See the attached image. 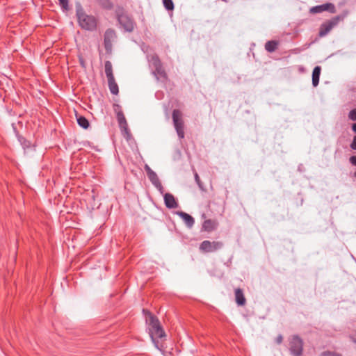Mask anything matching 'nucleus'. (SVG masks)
Returning a JSON list of instances; mask_svg holds the SVG:
<instances>
[{
    "label": "nucleus",
    "mask_w": 356,
    "mask_h": 356,
    "mask_svg": "<svg viewBox=\"0 0 356 356\" xmlns=\"http://www.w3.org/2000/svg\"><path fill=\"white\" fill-rule=\"evenodd\" d=\"M147 323L148 324L147 328L149 334L153 343L158 349L161 350L159 344V339L165 337L164 330L161 326L158 318L152 314H149L148 318H147Z\"/></svg>",
    "instance_id": "1"
},
{
    "label": "nucleus",
    "mask_w": 356,
    "mask_h": 356,
    "mask_svg": "<svg viewBox=\"0 0 356 356\" xmlns=\"http://www.w3.org/2000/svg\"><path fill=\"white\" fill-rule=\"evenodd\" d=\"M76 15L78 19L79 25L85 30L94 31L97 27V19L92 15L86 14L81 6L76 8Z\"/></svg>",
    "instance_id": "2"
},
{
    "label": "nucleus",
    "mask_w": 356,
    "mask_h": 356,
    "mask_svg": "<svg viewBox=\"0 0 356 356\" xmlns=\"http://www.w3.org/2000/svg\"><path fill=\"white\" fill-rule=\"evenodd\" d=\"M148 60L150 66L154 68L153 74L156 78L162 81H166L168 76L159 56L156 54L150 55L148 56Z\"/></svg>",
    "instance_id": "3"
},
{
    "label": "nucleus",
    "mask_w": 356,
    "mask_h": 356,
    "mask_svg": "<svg viewBox=\"0 0 356 356\" xmlns=\"http://www.w3.org/2000/svg\"><path fill=\"white\" fill-rule=\"evenodd\" d=\"M289 349L293 356H302L303 341L298 335H293L289 339Z\"/></svg>",
    "instance_id": "4"
},
{
    "label": "nucleus",
    "mask_w": 356,
    "mask_h": 356,
    "mask_svg": "<svg viewBox=\"0 0 356 356\" xmlns=\"http://www.w3.org/2000/svg\"><path fill=\"white\" fill-rule=\"evenodd\" d=\"M172 120L177 134L180 139L184 138V122L183 114L179 109H175L172 112Z\"/></svg>",
    "instance_id": "5"
},
{
    "label": "nucleus",
    "mask_w": 356,
    "mask_h": 356,
    "mask_svg": "<svg viewBox=\"0 0 356 356\" xmlns=\"http://www.w3.org/2000/svg\"><path fill=\"white\" fill-rule=\"evenodd\" d=\"M343 16H335L331 19L327 20L321 25L318 35L320 37H324L330 33V31L337 26L339 22L343 20Z\"/></svg>",
    "instance_id": "6"
},
{
    "label": "nucleus",
    "mask_w": 356,
    "mask_h": 356,
    "mask_svg": "<svg viewBox=\"0 0 356 356\" xmlns=\"http://www.w3.org/2000/svg\"><path fill=\"white\" fill-rule=\"evenodd\" d=\"M223 247L222 241H204L200 245V250L202 252H213L220 250Z\"/></svg>",
    "instance_id": "7"
},
{
    "label": "nucleus",
    "mask_w": 356,
    "mask_h": 356,
    "mask_svg": "<svg viewBox=\"0 0 356 356\" xmlns=\"http://www.w3.org/2000/svg\"><path fill=\"white\" fill-rule=\"evenodd\" d=\"M118 19L121 26L127 32H131L135 27L134 20L126 13H121L118 15Z\"/></svg>",
    "instance_id": "8"
},
{
    "label": "nucleus",
    "mask_w": 356,
    "mask_h": 356,
    "mask_svg": "<svg viewBox=\"0 0 356 356\" xmlns=\"http://www.w3.org/2000/svg\"><path fill=\"white\" fill-rule=\"evenodd\" d=\"M116 38V33L114 30L107 29L104 33V43L106 52L110 53L112 50L113 42Z\"/></svg>",
    "instance_id": "9"
},
{
    "label": "nucleus",
    "mask_w": 356,
    "mask_h": 356,
    "mask_svg": "<svg viewBox=\"0 0 356 356\" xmlns=\"http://www.w3.org/2000/svg\"><path fill=\"white\" fill-rule=\"evenodd\" d=\"M324 11H328L330 13H335V6L332 3H326L322 5L314 6L310 8V13L312 14L320 13Z\"/></svg>",
    "instance_id": "10"
},
{
    "label": "nucleus",
    "mask_w": 356,
    "mask_h": 356,
    "mask_svg": "<svg viewBox=\"0 0 356 356\" xmlns=\"http://www.w3.org/2000/svg\"><path fill=\"white\" fill-rule=\"evenodd\" d=\"M145 171L147 172V177L152 184L160 191L163 188L161 183L155 172H154L149 165H146L145 167Z\"/></svg>",
    "instance_id": "11"
},
{
    "label": "nucleus",
    "mask_w": 356,
    "mask_h": 356,
    "mask_svg": "<svg viewBox=\"0 0 356 356\" xmlns=\"http://www.w3.org/2000/svg\"><path fill=\"white\" fill-rule=\"evenodd\" d=\"M165 205L168 209H175L178 207V203L171 193H165L164 195Z\"/></svg>",
    "instance_id": "12"
},
{
    "label": "nucleus",
    "mask_w": 356,
    "mask_h": 356,
    "mask_svg": "<svg viewBox=\"0 0 356 356\" xmlns=\"http://www.w3.org/2000/svg\"><path fill=\"white\" fill-rule=\"evenodd\" d=\"M117 108H115V111L117 113V120L118 121L119 125L121 129H124V130L127 129V122L126 118L123 114V112L121 111L120 106L118 105L115 106Z\"/></svg>",
    "instance_id": "13"
},
{
    "label": "nucleus",
    "mask_w": 356,
    "mask_h": 356,
    "mask_svg": "<svg viewBox=\"0 0 356 356\" xmlns=\"http://www.w3.org/2000/svg\"><path fill=\"white\" fill-rule=\"evenodd\" d=\"M218 223L216 220L208 219L204 221L202 224V230L211 232L217 229Z\"/></svg>",
    "instance_id": "14"
},
{
    "label": "nucleus",
    "mask_w": 356,
    "mask_h": 356,
    "mask_svg": "<svg viewBox=\"0 0 356 356\" xmlns=\"http://www.w3.org/2000/svg\"><path fill=\"white\" fill-rule=\"evenodd\" d=\"M177 213L183 219L187 227L191 228L193 226L195 220L191 216L184 211H178Z\"/></svg>",
    "instance_id": "15"
},
{
    "label": "nucleus",
    "mask_w": 356,
    "mask_h": 356,
    "mask_svg": "<svg viewBox=\"0 0 356 356\" xmlns=\"http://www.w3.org/2000/svg\"><path fill=\"white\" fill-rule=\"evenodd\" d=\"M235 300L238 305L243 306L245 304L246 300L242 289L239 288L235 289Z\"/></svg>",
    "instance_id": "16"
},
{
    "label": "nucleus",
    "mask_w": 356,
    "mask_h": 356,
    "mask_svg": "<svg viewBox=\"0 0 356 356\" xmlns=\"http://www.w3.org/2000/svg\"><path fill=\"white\" fill-rule=\"evenodd\" d=\"M108 79V85L110 90V92L113 95H118L119 92L118 86L115 80V78H109Z\"/></svg>",
    "instance_id": "17"
},
{
    "label": "nucleus",
    "mask_w": 356,
    "mask_h": 356,
    "mask_svg": "<svg viewBox=\"0 0 356 356\" xmlns=\"http://www.w3.org/2000/svg\"><path fill=\"white\" fill-rule=\"evenodd\" d=\"M321 68L320 66L314 67L312 72V84L314 87H316L319 83V77L321 74Z\"/></svg>",
    "instance_id": "18"
},
{
    "label": "nucleus",
    "mask_w": 356,
    "mask_h": 356,
    "mask_svg": "<svg viewBox=\"0 0 356 356\" xmlns=\"http://www.w3.org/2000/svg\"><path fill=\"white\" fill-rule=\"evenodd\" d=\"M279 42L276 40H270L265 44V49L268 52L275 51L278 47Z\"/></svg>",
    "instance_id": "19"
},
{
    "label": "nucleus",
    "mask_w": 356,
    "mask_h": 356,
    "mask_svg": "<svg viewBox=\"0 0 356 356\" xmlns=\"http://www.w3.org/2000/svg\"><path fill=\"white\" fill-rule=\"evenodd\" d=\"M104 67H105V74H106L107 79L114 77L113 73L112 64L109 60H106L105 62Z\"/></svg>",
    "instance_id": "20"
},
{
    "label": "nucleus",
    "mask_w": 356,
    "mask_h": 356,
    "mask_svg": "<svg viewBox=\"0 0 356 356\" xmlns=\"http://www.w3.org/2000/svg\"><path fill=\"white\" fill-rule=\"evenodd\" d=\"M77 122L83 129H88L90 125L88 120L83 116H79L77 118Z\"/></svg>",
    "instance_id": "21"
},
{
    "label": "nucleus",
    "mask_w": 356,
    "mask_h": 356,
    "mask_svg": "<svg viewBox=\"0 0 356 356\" xmlns=\"http://www.w3.org/2000/svg\"><path fill=\"white\" fill-rule=\"evenodd\" d=\"M97 3L104 8L111 9L113 3L110 0H97Z\"/></svg>",
    "instance_id": "22"
},
{
    "label": "nucleus",
    "mask_w": 356,
    "mask_h": 356,
    "mask_svg": "<svg viewBox=\"0 0 356 356\" xmlns=\"http://www.w3.org/2000/svg\"><path fill=\"white\" fill-rule=\"evenodd\" d=\"M163 6L168 10H172L174 9V3L172 0H163Z\"/></svg>",
    "instance_id": "23"
},
{
    "label": "nucleus",
    "mask_w": 356,
    "mask_h": 356,
    "mask_svg": "<svg viewBox=\"0 0 356 356\" xmlns=\"http://www.w3.org/2000/svg\"><path fill=\"white\" fill-rule=\"evenodd\" d=\"M348 118L353 121H356V108L351 110L349 112Z\"/></svg>",
    "instance_id": "24"
},
{
    "label": "nucleus",
    "mask_w": 356,
    "mask_h": 356,
    "mask_svg": "<svg viewBox=\"0 0 356 356\" xmlns=\"http://www.w3.org/2000/svg\"><path fill=\"white\" fill-rule=\"evenodd\" d=\"M58 1L60 3V5L63 9H64V10L68 9V0H58Z\"/></svg>",
    "instance_id": "25"
},
{
    "label": "nucleus",
    "mask_w": 356,
    "mask_h": 356,
    "mask_svg": "<svg viewBox=\"0 0 356 356\" xmlns=\"http://www.w3.org/2000/svg\"><path fill=\"white\" fill-rule=\"evenodd\" d=\"M195 179L196 183L199 186V187L200 188H202V182L200 181V177L198 176L197 173L195 174Z\"/></svg>",
    "instance_id": "26"
},
{
    "label": "nucleus",
    "mask_w": 356,
    "mask_h": 356,
    "mask_svg": "<svg viewBox=\"0 0 356 356\" xmlns=\"http://www.w3.org/2000/svg\"><path fill=\"white\" fill-rule=\"evenodd\" d=\"M349 161L353 165L356 166V156H351L349 158Z\"/></svg>",
    "instance_id": "27"
},
{
    "label": "nucleus",
    "mask_w": 356,
    "mask_h": 356,
    "mask_svg": "<svg viewBox=\"0 0 356 356\" xmlns=\"http://www.w3.org/2000/svg\"><path fill=\"white\" fill-rule=\"evenodd\" d=\"M351 149L356 150V136L353 138V142L350 144Z\"/></svg>",
    "instance_id": "28"
},
{
    "label": "nucleus",
    "mask_w": 356,
    "mask_h": 356,
    "mask_svg": "<svg viewBox=\"0 0 356 356\" xmlns=\"http://www.w3.org/2000/svg\"><path fill=\"white\" fill-rule=\"evenodd\" d=\"M282 341H283V337L281 334L278 335L275 339V341L278 344H280L282 342Z\"/></svg>",
    "instance_id": "29"
},
{
    "label": "nucleus",
    "mask_w": 356,
    "mask_h": 356,
    "mask_svg": "<svg viewBox=\"0 0 356 356\" xmlns=\"http://www.w3.org/2000/svg\"><path fill=\"white\" fill-rule=\"evenodd\" d=\"M350 338L353 342L356 343V332L350 335Z\"/></svg>",
    "instance_id": "30"
},
{
    "label": "nucleus",
    "mask_w": 356,
    "mask_h": 356,
    "mask_svg": "<svg viewBox=\"0 0 356 356\" xmlns=\"http://www.w3.org/2000/svg\"><path fill=\"white\" fill-rule=\"evenodd\" d=\"M332 355V353L329 351H327V352H323L322 354H321V356H330Z\"/></svg>",
    "instance_id": "31"
},
{
    "label": "nucleus",
    "mask_w": 356,
    "mask_h": 356,
    "mask_svg": "<svg viewBox=\"0 0 356 356\" xmlns=\"http://www.w3.org/2000/svg\"><path fill=\"white\" fill-rule=\"evenodd\" d=\"M353 131L356 134V123H354L352 126Z\"/></svg>",
    "instance_id": "32"
},
{
    "label": "nucleus",
    "mask_w": 356,
    "mask_h": 356,
    "mask_svg": "<svg viewBox=\"0 0 356 356\" xmlns=\"http://www.w3.org/2000/svg\"><path fill=\"white\" fill-rule=\"evenodd\" d=\"M354 177L356 179V171L354 172Z\"/></svg>",
    "instance_id": "33"
}]
</instances>
